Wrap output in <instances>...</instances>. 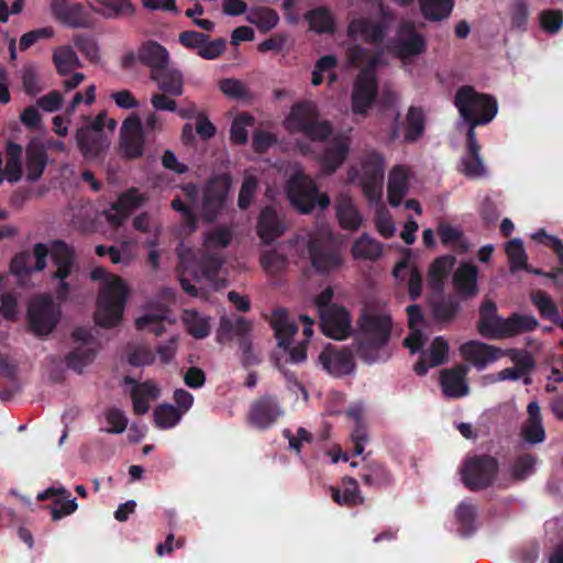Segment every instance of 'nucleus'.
<instances>
[{"mask_svg":"<svg viewBox=\"0 0 563 563\" xmlns=\"http://www.w3.org/2000/svg\"><path fill=\"white\" fill-rule=\"evenodd\" d=\"M180 320L186 332L197 340L207 338L211 332V318L195 309H185Z\"/></svg>","mask_w":563,"mask_h":563,"instance_id":"nucleus-39","label":"nucleus"},{"mask_svg":"<svg viewBox=\"0 0 563 563\" xmlns=\"http://www.w3.org/2000/svg\"><path fill=\"white\" fill-rule=\"evenodd\" d=\"M412 177L409 167L397 165L391 168L387 183V199L390 206L397 207L409 190V181Z\"/></svg>","mask_w":563,"mask_h":563,"instance_id":"nucleus-28","label":"nucleus"},{"mask_svg":"<svg viewBox=\"0 0 563 563\" xmlns=\"http://www.w3.org/2000/svg\"><path fill=\"white\" fill-rule=\"evenodd\" d=\"M408 321L410 327V333L405 339V346L410 350L411 353L418 352L423 345V335L420 330V325L423 322L422 313L417 305L409 306L407 308Z\"/></svg>","mask_w":563,"mask_h":563,"instance_id":"nucleus-44","label":"nucleus"},{"mask_svg":"<svg viewBox=\"0 0 563 563\" xmlns=\"http://www.w3.org/2000/svg\"><path fill=\"white\" fill-rule=\"evenodd\" d=\"M382 244L371 235L364 233L354 241L351 253L354 260L376 261L382 255Z\"/></svg>","mask_w":563,"mask_h":563,"instance_id":"nucleus-43","label":"nucleus"},{"mask_svg":"<svg viewBox=\"0 0 563 563\" xmlns=\"http://www.w3.org/2000/svg\"><path fill=\"white\" fill-rule=\"evenodd\" d=\"M467 373L468 366L464 364L442 371L440 375V384L444 395L450 398L466 396L470 390L466 383Z\"/></svg>","mask_w":563,"mask_h":563,"instance_id":"nucleus-26","label":"nucleus"},{"mask_svg":"<svg viewBox=\"0 0 563 563\" xmlns=\"http://www.w3.org/2000/svg\"><path fill=\"white\" fill-rule=\"evenodd\" d=\"M22 146L9 142L7 145V163L3 169L4 179L9 183H16L21 179L22 167H21V157H22Z\"/></svg>","mask_w":563,"mask_h":563,"instance_id":"nucleus-46","label":"nucleus"},{"mask_svg":"<svg viewBox=\"0 0 563 563\" xmlns=\"http://www.w3.org/2000/svg\"><path fill=\"white\" fill-rule=\"evenodd\" d=\"M261 266L268 275H278L287 266L286 257L275 250L263 253L261 257Z\"/></svg>","mask_w":563,"mask_h":563,"instance_id":"nucleus-60","label":"nucleus"},{"mask_svg":"<svg viewBox=\"0 0 563 563\" xmlns=\"http://www.w3.org/2000/svg\"><path fill=\"white\" fill-rule=\"evenodd\" d=\"M306 20L310 29L317 33H329L334 30V18L327 8L320 7L309 11Z\"/></svg>","mask_w":563,"mask_h":563,"instance_id":"nucleus-49","label":"nucleus"},{"mask_svg":"<svg viewBox=\"0 0 563 563\" xmlns=\"http://www.w3.org/2000/svg\"><path fill=\"white\" fill-rule=\"evenodd\" d=\"M286 194L291 206L300 213H310L314 209L322 211L330 205V197L325 192H320L316 181L301 170L290 177Z\"/></svg>","mask_w":563,"mask_h":563,"instance_id":"nucleus-8","label":"nucleus"},{"mask_svg":"<svg viewBox=\"0 0 563 563\" xmlns=\"http://www.w3.org/2000/svg\"><path fill=\"white\" fill-rule=\"evenodd\" d=\"M283 410L275 398L264 396L256 400L249 413V422L258 429L271 427L280 416Z\"/></svg>","mask_w":563,"mask_h":563,"instance_id":"nucleus-25","label":"nucleus"},{"mask_svg":"<svg viewBox=\"0 0 563 563\" xmlns=\"http://www.w3.org/2000/svg\"><path fill=\"white\" fill-rule=\"evenodd\" d=\"M232 241V231L227 227H217L206 232L203 235V254L199 257L191 249L180 244L178 247L179 257V282L183 289L192 297L206 298L203 292H199L196 286L191 285L188 276L197 283H205L212 289H219L224 286V280L218 278L222 261L216 254L207 255V252H214L225 249Z\"/></svg>","mask_w":563,"mask_h":563,"instance_id":"nucleus-1","label":"nucleus"},{"mask_svg":"<svg viewBox=\"0 0 563 563\" xmlns=\"http://www.w3.org/2000/svg\"><path fill=\"white\" fill-rule=\"evenodd\" d=\"M334 208L340 225L345 230L356 231L363 223V218L353 199L347 194L335 198Z\"/></svg>","mask_w":563,"mask_h":563,"instance_id":"nucleus-34","label":"nucleus"},{"mask_svg":"<svg viewBox=\"0 0 563 563\" xmlns=\"http://www.w3.org/2000/svg\"><path fill=\"white\" fill-rule=\"evenodd\" d=\"M527 413L528 418L521 426L520 431L522 439L530 444L542 443L545 439V430L538 401H531L527 406Z\"/></svg>","mask_w":563,"mask_h":563,"instance_id":"nucleus-32","label":"nucleus"},{"mask_svg":"<svg viewBox=\"0 0 563 563\" xmlns=\"http://www.w3.org/2000/svg\"><path fill=\"white\" fill-rule=\"evenodd\" d=\"M231 187L232 179L228 174L217 176L207 183L200 209L203 220L211 222L218 218L225 206Z\"/></svg>","mask_w":563,"mask_h":563,"instance_id":"nucleus-14","label":"nucleus"},{"mask_svg":"<svg viewBox=\"0 0 563 563\" xmlns=\"http://www.w3.org/2000/svg\"><path fill=\"white\" fill-rule=\"evenodd\" d=\"M102 4V14L107 18L132 15L134 9L129 0H98Z\"/></svg>","mask_w":563,"mask_h":563,"instance_id":"nucleus-63","label":"nucleus"},{"mask_svg":"<svg viewBox=\"0 0 563 563\" xmlns=\"http://www.w3.org/2000/svg\"><path fill=\"white\" fill-rule=\"evenodd\" d=\"M46 165L45 151L38 145H30L26 148V178L36 181L43 174Z\"/></svg>","mask_w":563,"mask_h":563,"instance_id":"nucleus-47","label":"nucleus"},{"mask_svg":"<svg viewBox=\"0 0 563 563\" xmlns=\"http://www.w3.org/2000/svg\"><path fill=\"white\" fill-rule=\"evenodd\" d=\"M73 336L81 344L67 356V364L75 371H81L84 366L93 360L96 354V344L87 329H77Z\"/></svg>","mask_w":563,"mask_h":563,"instance_id":"nucleus-27","label":"nucleus"},{"mask_svg":"<svg viewBox=\"0 0 563 563\" xmlns=\"http://www.w3.org/2000/svg\"><path fill=\"white\" fill-rule=\"evenodd\" d=\"M150 77L163 92L170 96L183 95L184 77L178 69L169 67V65L164 66L159 70H154Z\"/></svg>","mask_w":563,"mask_h":563,"instance_id":"nucleus-35","label":"nucleus"},{"mask_svg":"<svg viewBox=\"0 0 563 563\" xmlns=\"http://www.w3.org/2000/svg\"><path fill=\"white\" fill-rule=\"evenodd\" d=\"M438 231L443 244L456 245L461 252L468 250V244L463 240L462 232L457 228L442 222Z\"/></svg>","mask_w":563,"mask_h":563,"instance_id":"nucleus-62","label":"nucleus"},{"mask_svg":"<svg viewBox=\"0 0 563 563\" xmlns=\"http://www.w3.org/2000/svg\"><path fill=\"white\" fill-rule=\"evenodd\" d=\"M455 106L461 117L473 125L490 122L497 113V101L471 86L460 88L455 95Z\"/></svg>","mask_w":563,"mask_h":563,"instance_id":"nucleus-9","label":"nucleus"},{"mask_svg":"<svg viewBox=\"0 0 563 563\" xmlns=\"http://www.w3.org/2000/svg\"><path fill=\"white\" fill-rule=\"evenodd\" d=\"M497 473V461L487 455L473 456L465 461L462 478L471 489H482L492 484Z\"/></svg>","mask_w":563,"mask_h":563,"instance_id":"nucleus-16","label":"nucleus"},{"mask_svg":"<svg viewBox=\"0 0 563 563\" xmlns=\"http://www.w3.org/2000/svg\"><path fill=\"white\" fill-rule=\"evenodd\" d=\"M146 198L132 188L123 192L118 200L106 211L108 221L114 225L122 224L128 217L145 202Z\"/></svg>","mask_w":563,"mask_h":563,"instance_id":"nucleus-22","label":"nucleus"},{"mask_svg":"<svg viewBox=\"0 0 563 563\" xmlns=\"http://www.w3.org/2000/svg\"><path fill=\"white\" fill-rule=\"evenodd\" d=\"M393 328V320L385 306H366L358 319L362 345L379 347L387 343Z\"/></svg>","mask_w":563,"mask_h":563,"instance_id":"nucleus-10","label":"nucleus"},{"mask_svg":"<svg viewBox=\"0 0 563 563\" xmlns=\"http://www.w3.org/2000/svg\"><path fill=\"white\" fill-rule=\"evenodd\" d=\"M271 324L275 330L279 345L288 344L289 339L297 332L296 323L283 310L273 313Z\"/></svg>","mask_w":563,"mask_h":563,"instance_id":"nucleus-48","label":"nucleus"},{"mask_svg":"<svg viewBox=\"0 0 563 563\" xmlns=\"http://www.w3.org/2000/svg\"><path fill=\"white\" fill-rule=\"evenodd\" d=\"M319 363L330 375L341 377L352 374L355 369V361L350 350L328 344L319 355Z\"/></svg>","mask_w":563,"mask_h":563,"instance_id":"nucleus-18","label":"nucleus"},{"mask_svg":"<svg viewBox=\"0 0 563 563\" xmlns=\"http://www.w3.org/2000/svg\"><path fill=\"white\" fill-rule=\"evenodd\" d=\"M462 357L478 371L503 357L501 349L481 341H468L459 349Z\"/></svg>","mask_w":563,"mask_h":563,"instance_id":"nucleus-21","label":"nucleus"},{"mask_svg":"<svg viewBox=\"0 0 563 563\" xmlns=\"http://www.w3.org/2000/svg\"><path fill=\"white\" fill-rule=\"evenodd\" d=\"M374 203L376 205L375 224L377 231L384 238H391L395 234L396 227L389 211L380 203V201Z\"/></svg>","mask_w":563,"mask_h":563,"instance_id":"nucleus-61","label":"nucleus"},{"mask_svg":"<svg viewBox=\"0 0 563 563\" xmlns=\"http://www.w3.org/2000/svg\"><path fill=\"white\" fill-rule=\"evenodd\" d=\"M332 299L331 287L324 288L314 299L320 327L324 335L334 340H344L352 333V316L344 306L333 302Z\"/></svg>","mask_w":563,"mask_h":563,"instance_id":"nucleus-6","label":"nucleus"},{"mask_svg":"<svg viewBox=\"0 0 563 563\" xmlns=\"http://www.w3.org/2000/svg\"><path fill=\"white\" fill-rule=\"evenodd\" d=\"M136 58L140 63L150 68V75L154 70H159L170 63V55L166 47L155 41H146L141 44L136 52Z\"/></svg>","mask_w":563,"mask_h":563,"instance_id":"nucleus-29","label":"nucleus"},{"mask_svg":"<svg viewBox=\"0 0 563 563\" xmlns=\"http://www.w3.org/2000/svg\"><path fill=\"white\" fill-rule=\"evenodd\" d=\"M537 457L531 454H525L515 460L508 470V475L512 481H523L536 471Z\"/></svg>","mask_w":563,"mask_h":563,"instance_id":"nucleus-53","label":"nucleus"},{"mask_svg":"<svg viewBox=\"0 0 563 563\" xmlns=\"http://www.w3.org/2000/svg\"><path fill=\"white\" fill-rule=\"evenodd\" d=\"M470 123V129L467 132V152H471V159L475 162L476 166L471 167L468 159H462L460 165V170L462 174H464L467 177L471 178H478L486 174L485 166L483 164V161L479 156V150L481 146L477 143L476 135H475V126L473 125V122Z\"/></svg>","mask_w":563,"mask_h":563,"instance_id":"nucleus-38","label":"nucleus"},{"mask_svg":"<svg viewBox=\"0 0 563 563\" xmlns=\"http://www.w3.org/2000/svg\"><path fill=\"white\" fill-rule=\"evenodd\" d=\"M73 43L90 63L100 62L99 45L92 36L77 34L73 37Z\"/></svg>","mask_w":563,"mask_h":563,"instance_id":"nucleus-58","label":"nucleus"},{"mask_svg":"<svg viewBox=\"0 0 563 563\" xmlns=\"http://www.w3.org/2000/svg\"><path fill=\"white\" fill-rule=\"evenodd\" d=\"M449 344L442 338L433 340L430 350L422 354L421 361L415 365V372L418 375H424L429 367H435L448 360Z\"/></svg>","mask_w":563,"mask_h":563,"instance_id":"nucleus-37","label":"nucleus"},{"mask_svg":"<svg viewBox=\"0 0 563 563\" xmlns=\"http://www.w3.org/2000/svg\"><path fill=\"white\" fill-rule=\"evenodd\" d=\"M387 49L401 59H409L424 52L426 42L422 35L415 31L413 25L404 23L396 38L387 45Z\"/></svg>","mask_w":563,"mask_h":563,"instance_id":"nucleus-17","label":"nucleus"},{"mask_svg":"<svg viewBox=\"0 0 563 563\" xmlns=\"http://www.w3.org/2000/svg\"><path fill=\"white\" fill-rule=\"evenodd\" d=\"M296 245L306 244L313 267L322 273H328L342 265L341 253L333 246V235L328 227L319 229L316 233L305 238H297Z\"/></svg>","mask_w":563,"mask_h":563,"instance_id":"nucleus-12","label":"nucleus"},{"mask_svg":"<svg viewBox=\"0 0 563 563\" xmlns=\"http://www.w3.org/2000/svg\"><path fill=\"white\" fill-rule=\"evenodd\" d=\"M285 128L290 132H302L313 141H321L331 133L328 121L319 120L318 108L311 101L295 104L284 121Z\"/></svg>","mask_w":563,"mask_h":563,"instance_id":"nucleus-11","label":"nucleus"},{"mask_svg":"<svg viewBox=\"0 0 563 563\" xmlns=\"http://www.w3.org/2000/svg\"><path fill=\"white\" fill-rule=\"evenodd\" d=\"M51 255L55 271L52 274L56 282L55 292L57 298L65 299L70 290L67 278L74 273V253L64 242L54 241L49 245L35 244L33 253H20L11 262L12 274L20 278L33 272H41L46 266V257Z\"/></svg>","mask_w":563,"mask_h":563,"instance_id":"nucleus-2","label":"nucleus"},{"mask_svg":"<svg viewBox=\"0 0 563 563\" xmlns=\"http://www.w3.org/2000/svg\"><path fill=\"white\" fill-rule=\"evenodd\" d=\"M117 128V121L100 113L88 125L80 128L76 133L78 146L87 158H92L109 147V139L104 133H113Z\"/></svg>","mask_w":563,"mask_h":563,"instance_id":"nucleus-13","label":"nucleus"},{"mask_svg":"<svg viewBox=\"0 0 563 563\" xmlns=\"http://www.w3.org/2000/svg\"><path fill=\"white\" fill-rule=\"evenodd\" d=\"M391 19L383 16L379 21L365 18L353 19L347 26V35L353 40H364L377 44L383 42L390 27Z\"/></svg>","mask_w":563,"mask_h":563,"instance_id":"nucleus-19","label":"nucleus"},{"mask_svg":"<svg viewBox=\"0 0 563 563\" xmlns=\"http://www.w3.org/2000/svg\"><path fill=\"white\" fill-rule=\"evenodd\" d=\"M38 500L52 499L51 508L52 519L57 521L63 517L74 514L77 508L76 498L70 497L69 492L64 486L49 487L37 495Z\"/></svg>","mask_w":563,"mask_h":563,"instance_id":"nucleus-24","label":"nucleus"},{"mask_svg":"<svg viewBox=\"0 0 563 563\" xmlns=\"http://www.w3.org/2000/svg\"><path fill=\"white\" fill-rule=\"evenodd\" d=\"M165 323L174 324L169 310L165 306L151 307L135 321L139 330H144L159 336L165 331Z\"/></svg>","mask_w":563,"mask_h":563,"instance_id":"nucleus-31","label":"nucleus"},{"mask_svg":"<svg viewBox=\"0 0 563 563\" xmlns=\"http://www.w3.org/2000/svg\"><path fill=\"white\" fill-rule=\"evenodd\" d=\"M347 416L354 421L352 441L354 443V453L361 455L364 451V443L367 441V433L362 424V408L354 407L347 411Z\"/></svg>","mask_w":563,"mask_h":563,"instance_id":"nucleus-55","label":"nucleus"},{"mask_svg":"<svg viewBox=\"0 0 563 563\" xmlns=\"http://www.w3.org/2000/svg\"><path fill=\"white\" fill-rule=\"evenodd\" d=\"M286 231L284 220L271 208H265L258 218L257 233L260 239L268 244L282 236Z\"/></svg>","mask_w":563,"mask_h":563,"instance_id":"nucleus-33","label":"nucleus"},{"mask_svg":"<svg viewBox=\"0 0 563 563\" xmlns=\"http://www.w3.org/2000/svg\"><path fill=\"white\" fill-rule=\"evenodd\" d=\"M254 119L250 114L242 113L238 115L231 125L230 136L235 144H244L249 139L247 128L253 126Z\"/></svg>","mask_w":563,"mask_h":563,"instance_id":"nucleus-59","label":"nucleus"},{"mask_svg":"<svg viewBox=\"0 0 563 563\" xmlns=\"http://www.w3.org/2000/svg\"><path fill=\"white\" fill-rule=\"evenodd\" d=\"M49 12L52 16L70 27H90L92 25L89 14L85 8L77 2L69 0H49Z\"/></svg>","mask_w":563,"mask_h":563,"instance_id":"nucleus-20","label":"nucleus"},{"mask_svg":"<svg viewBox=\"0 0 563 563\" xmlns=\"http://www.w3.org/2000/svg\"><path fill=\"white\" fill-rule=\"evenodd\" d=\"M90 277L101 282L95 312L96 323L103 328L118 325L122 319L129 294L125 283L101 267L95 268L90 273Z\"/></svg>","mask_w":563,"mask_h":563,"instance_id":"nucleus-4","label":"nucleus"},{"mask_svg":"<svg viewBox=\"0 0 563 563\" xmlns=\"http://www.w3.org/2000/svg\"><path fill=\"white\" fill-rule=\"evenodd\" d=\"M533 239L540 241L542 239L548 240L551 247L558 254L562 267L553 272L550 276L558 286H563V242L556 236L547 235L543 231L537 232Z\"/></svg>","mask_w":563,"mask_h":563,"instance_id":"nucleus-64","label":"nucleus"},{"mask_svg":"<svg viewBox=\"0 0 563 563\" xmlns=\"http://www.w3.org/2000/svg\"><path fill=\"white\" fill-rule=\"evenodd\" d=\"M395 278L400 283H407L411 299H417L421 294V274L410 260L399 262L393 272Z\"/></svg>","mask_w":563,"mask_h":563,"instance_id":"nucleus-41","label":"nucleus"},{"mask_svg":"<svg viewBox=\"0 0 563 563\" xmlns=\"http://www.w3.org/2000/svg\"><path fill=\"white\" fill-rule=\"evenodd\" d=\"M59 317V307L48 296L35 297L29 306V324L36 335L49 334L58 323Z\"/></svg>","mask_w":563,"mask_h":563,"instance_id":"nucleus-15","label":"nucleus"},{"mask_svg":"<svg viewBox=\"0 0 563 563\" xmlns=\"http://www.w3.org/2000/svg\"><path fill=\"white\" fill-rule=\"evenodd\" d=\"M349 150L350 139L347 136L334 137L320 157L323 173L333 174L345 161Z\"/></svg>","mask_w":563,"mask_h":563,"instance_id":"nucleus-30","label":"nucleus"},{"mask_svg":"<svg viewBox=\"0 0 563 563\" xmlns=\"http://www.w3.org/2000/svg\"><path fill=\"white\" fill-rule=\"evenodd\" d=\"M53 63L60 76L69 75L75 68L81 67V62L69 45L58 46L53 51Z\"/></svg>","mask_w":563,"mask_h":563,"instance_id":"nucleus-45","label":"nucleus"},{"mask_svg":"<svg viewBox=\"0 0 563 563\" xmlns=\"http://www.w3.org/2000/svg\"><path fill=\"white\" fill-rule=\"evenodd\" d=\"M159 396L161 388L152 380L135 384L131 391L133 412L140 416L145 415L150 410V402L158 399Z\"/></svg>","mask_w":563,"mask_h":563,"instance_id":"nucleus-36","label":"nucleus"},{"mask_svg":"<svg viewBox=\"0 0 563 563\" xmlns=\"http://www.w3.org/2000/svg\"><path fill=\"white\" fill-rule=\"evenodd\" d=\"M454 0H420L423 15L433 21L445 19L453 9Z\"/></svg>","mask_w":563,"mask_h":563,"instance_id":"nucleus-52","label":"nucleus"},{"mask_svg":"<svg viewBox=\"0 0 563 563\" xmlns=\"http://www.w3.org/2000/svg\"><path fill=\"white\" fill-rule=\"evenodd\" d=\"M155 426L158 429H172L183 419V415L170 404H161L153 411Z\"/></svg>","mask_w":563,"mask_h":563,"instance_id":"nucleus-50","label":"nucleus"},{"mask_svg":"<svg viewBox=\"0 0 563 563\" xmlns=\"http://www.w3.org/2000/svg\"><path fill=\"white\" fill-rule=\"evenodd\" d=\"M477 267L463 263L455 272L453 283L457 292L465 298L474 297L478 292L477 287Z\"/></svg>","mask_w":563,"mask_h":563,"instance_id":"nucleus-40","label":"nucleus"},{"mask_svg":"<svg viewBox=\"0 0 563 563\" xmlns=\"http://www.w3.org/2000/svg\"><path fill=\"white\" fill-rule=\"evenodd\" d=\"M144 137L141 120L137 115L129 117L121 128V147L130 158L143 154Z\"/></svg>","mask_w":563,"mask_h":563,"instance_id":"nucleus-23","label":"nucleus"},{"mask_svg":"<svg viewBox=\"0 0 563 563\" xmlns=\"http://www.w3.org/2000/svg\"><path fill=\"white\" fill-rule=\"evenodd\" d=\"M347 60L355 67H361V71L355 78L351 104L352 111L357 114H364L372 107L377 97V78L375 70L387 64L384 58V52L371 54L360 45H353L347 49Z\"/></svg>","mask_w":563,"mask_h":563,"instance_id":"nucleus-3","label":"nucleus"},{"mask_svg":"<svg viewBox=\"0 0 563 563\" xmlns=\"http://www.w3.org/2000/svg\"><path fill=\"white\" fill-rule=\"evenodd\" d=\"M385 170L384 157L377 152L366 153L356 165L349 169V180L362 187L368 202H379L382 199L383 177Z\"/></svg>","mask_w":563,"mask_h":563,"instance_id":"nucleus-7","label":"nucleus"},{"mask_svg":"<svg viewBox=\"0 0 563 563\" xmlns=\"http://www.w3.org/2000/svg\"><path fill=\"white\" fill-rule=\"evenodd\" d=\"M538 322L532 316L512 314L508 319L500 318L497 307L490 299L484 300L479 309L477 330L484 338H511L521 332L533 330Z\"/></svg>","mask_w":563,"mask_h":563,"instance_id":"nucleus-5","label":"nucleus"},{"mask_svg":"<svg viewBox=\"0 0 563 563\" xmlns=\"http://www.w3.org/2000/svg\"><path fill=\"white\" fill-rule=\"evenodd\" d=\"M330 492L333 500L340 506L360 505L364 501L358 484L352 477L343 478L341 488L331 487Z\"/></svg>","mask_w":563,"mask_h":563,"instance_id":"nucleus-42","label":"nucleus"},{"mask_svg":"<svg viewBox=\"0 0 563 563\" xmlns=\"http://www.w3.org/2000/svg\"><path fill=\"white\" fill-rule=\"evenodd\" d=\"M505 251L509 260L511 272L527 267V254L521 240L514 239L509 241L505 246Z\"/></svg>","mask_w":563,"mask_h":563,"instance_id":"nucleus-57","label":"nucleus"},{"mask_svg":"<svg viewBox=\"0 0 563 563\" xmlns=\"http://www.w3.org/2000/svg\"><path fill=\"white\" fill-rule=\"evenodd\" d=\"M246 20L256 25L261 31L266 32L274 29L279 21L276 11L269 8H256L250 10Z\"/></svg>","mask_w":563,"mask_h":563,"instance_id":"nucleus-51","label":"nucleus"},{"mask_svg":"<svg viewBox=\"0 0 563 563\" xmlns=\"http://www.w3.org/2000/svg\"><path fill=\"white\" fill-rule=\"evenodd\" d=\"M455 264V257L445 255L437 258L429 271L430 284L434 288H439L443 278L451 272Z\"/></svg>","mask_w":563,"mask_h":563,"instance_id":"nucleus-56","label":"nucleus"},{"mask_svg":"<svg viewBox=\"0 0 563 563\" xmlns=\"http://www.w3.org/2000/svg\"><path fill=\"white\" fill-rule=\"evenodd\" d=\"M424 130V115L421 109L411 107L406 117L405 140L416 141Z\"/></svg>","mask_w":563,"mask_h":563,"instance_id":"nucleus-54","label":"nucleus"}]
</instances>
